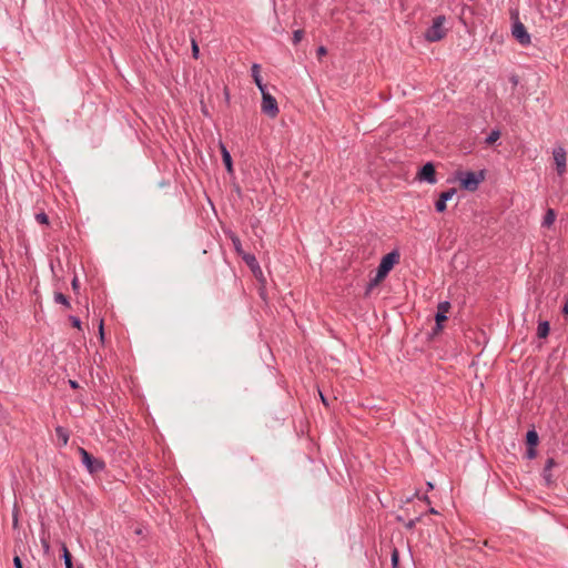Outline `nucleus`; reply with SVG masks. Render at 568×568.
<instances>
[{
    "label": "nucleus",
    "mask_w": 568,
    "mask_h": 568,
    "mask_svg": "<svg viewBox=\"0 0 568 568\" xmlns=\"http://www.w3.org/2000/svg\"><path fill=\"white\" fill-rule=\"evenodd\" d=\"M199 53H200L199 45H197L195 40H192V55H193V58L197 59L199 58Z\"/></svg>",
    "instance_id": "c85d7f7f"
},
{
    "label": "nucleus",
    "mask_w": 568,
    "mask_h": 568,
    "mask_svg": "<svg viewBox=\"0 0 568 568\" xmlns=\"http://www.w3.org/2000/svg\"><path fill=\"white\" fill-rule=\"evenodd\" d=\"M561 312L564 315H568V300L565 302Z\"/></svg>",
    "instance_id": "f704fd0d"
},
{
    "label": "nucleus",
    "mask_w": 568,
    "mask_h": 568,
    "mask_svg": "<svg viewBox=\"0 0 568 568\" xmlns=\"http://www.w3.org/2000/svg\"><path fill=\"white\" fill-rule=\"evenodd\" d=\"M79 454L81 455L82 464L87 467L90 474H97L104 469L105 463L102 459L95 458L84 448H79Z\"/></svg>",
    "instance_id": "7ed1b4c3"
},
{
    "label": "nucleus",
    "mask_w": 568,
    "mask_h": 568,
    "mask_svg": "<svg viewBox=\"0 0 568 568\" xmlns=\"http://www.w3.org/2000/svg\"><path fill=\"white\" fill-rule=\"evenodd\" d=\"M450 303L448 301L440 302L437 306V312L435 314L436 327L435 333L442 331L443 323L447 320V313L450 310Z\"/></svg>",
    "instance_id": "6e6552de"
},
{
    "label": "nucleus",
    "mask_w": 568,
    "mask_h": 568,
    "mask_svg": "<svg viewBox=\"0 0 568 568\" xmlns=\"http://www.w3.org/2000/svg\"><path fill=\"white\" fill-rule=\"evenodd\" d=\"M99 335H100L101 342H103L104 341L103 320H101L100 324H99Z\"/></svg>",
    "instance_id": "72a5a7b5"
},
{
    "label": "nucleus",
    "mask_w": 568,
    "mask_h": 568,
    "mask_svg": "<svg viewBox=\"0 0 568 568\" xmlns=\"http://www.w3.org/2000/svg\"><path fill=\"white\" fill-rule=\"evenodd\" d=\"M456 179L460 182V187L475 192L478 190L479 184L486 179V171L479 170L477 172L473 171H457Z\"/></svg>",
    "instance_id": "f257e3e1"
},
{
    "label": "nucleus",
    "mask_w": 568,
    "mask_h": 568,
    "mask_svg": "<svg viewBox=\"0 0 568 568\" xmlns=\"http://www.w3.org/2000/svg\"><path fill=\"white\" fill-rule=\"evenodd\" d=\"M556 220V212L552 209H548L544 216L541 225L545 227H550Z\"/></svg>",
    "instance_id": "a211bd4d"
},
{
    "label": "nucleus",
    "mask_w": 568,
    "mask_h": 568,
    "mask_svg": "<svg viewBox=\"0 0 568 568\" xmlns=\"http://www.w3.org/2000/svg\"><path fill=\"white\" fill-rule=\"evenodd\" d=\"M248 459H250L251 462H254V457H253V456H248Z\"/></svg>",
    "instance_id": "79ce46f5"
},
{
    "label": "nucleus",
    "mask_w": 568,
    "mask_h": 568,
    "mask_svg": "<svg viewBox=\"0 0 568 568\" xmlns=\"http://www.w3.org/2000/svg\"><path fill=\"white\" fill-rule=\"evenodd\" d=\"M260 92L262 94V112L268 118L274 119L280 111L276 99L267 91V89Z\"/></svg>",
    "instance_id": "20e7f679"
},
{
    "label": "nucleus",
    "mask_w": 568,
    "mask_h": 568,
    "mask_svg": "<svg viewBox=\"0 0 568 568\" xmlns=\"http://www.w3.org/2000/svg\"><path fill=\"white\" fill-rule=\"evenodd\" d=\"M55 435L60 440V446H65L69 442V432L62 426L55 427Z\"/></svg>",
    "instance_id": "2eb2a0df"
},
{
    "label": "nucleus",
    "mask_w": 568,
    "mask_h": 568,
    "mask_svg": "<svg viewBox=\"0 0 568 568\" xmlns=\"http://www.w3.org/2000/svg\"><path fill=\"white\" fill-rule=\"evenodd\" d=\"M398 521H403V518L400 516H397L396 518Z\"/></svg>",
    "instance_id": "a19ab883"
},
{
    "label": "nucleus",
    "mask_w": 568,
    "mask_h": 568,
    "mask_svg": "<svg viewBox=\"0 0 568 568\" xmlns=\"http://www.w3.org/2000/svg\"><path fill=\"white\" fill-rule=\"evenodd\" d=\"M69 384H70V386H71L72 388H74V389L79 387V384H78V382H75V381L70 379V381H69Z\"/></svg>",
    "instance_id": "c9c22d12"
},
{
    "label": "nucleus",
    "mask_w": 568,
    "mask_h": 568,
    "mask_svg": "<svg viewBox=\"0 0 568 568\" xmlns=\"http://www.w3.org/2000/svg\"><path fill=\"white\" fill-rule=\"evenodd\" d=\"M417 179L419 181H425L429 184H435L437 182L435 165L432 162L425 163L419 169L417 173Z\"/></svg>",
    "instance_id": "0eeeda50"
},
{
    "label": "nucleus",
    "mask_w": 568,
    "mask_h": 568,
    "mask_svg": "<svg viewBox=\"0 0 568 568\" xmlns=\"http://www.w3.org/2000/svg\"><path fill=\"white\" fill-rule=\"evenodd\" d=\"M526 456L528 459H534L537 456L536 447L527 446Z\"/></svg>",
    "instance_id": "cd10ccee"
},
{
    "label": "nucleus",
    "mask_w": 568,
    "mask_h": 568,
    "mask_svg": "<svg viewBox=\"0 0 568 568\" xmlns=\"http://www.w3.org/2000/svg\"><path fill=\"white\" fill-rule=\"evenodd\" d=\"M36 220L40 224H45V225L49 224V217H48V215L44 212L37 213L36 214Z\"/></svg>",
    "instance_id": "b1692460"
},
{
    "label": "nucleus",
    "mask_w": 568,
    "mask_h": 568,
    "mask_svg": "<svg viewBox=\"0 0 568 568\" xmlns=\"http://www.w3.org/2000/svg\"><path fill=\"white\" fill-rule=\"evenodd\" d=\"M260 64L257 63H254L252 65V78L256 84V87L258 88L260 91H263L264 89H266V84L263 83L262 81V77L260 74Z\"/></svg>",
    "instance_id": "f8f14e48"
},
{
    "label": "nucleus",
    "mask_w": 568,
    "mask_h": 568,
    "mask_svg": "<svg viewBox=\"0 0 568 568\" xmlns=\"http://www.w3.org/2000/svg\"><path fill=\"white\" fill-rule=\"evenodd\" d=\"M550 326L547 321L540 322L537 327V336L539 338H546L549 334Z\"/></svg>",
    "instance_id": "6ab92c4d"
},
{
    "label": "nucleus",
    "mask_w": 568,
    "mask_h": 568,
    "mask_svg": "<svg viewBox=\"0 0 568 568\" xmlns=\"http://www.w3.org/2000/svg\"><path fill=\"white\" fill-rule=\"evenodd\" d=\"M321 397H322V400L325 405H327V402H326V398L323 396V394H321Z\"/></svg>",
    "instance_id": "4c0bfd02"
},
{
    "label": "nucleus",
    "mask_w": 568,
    "mask_h": 568,
    "mask_svg": "<svg viewBox=\"0 0 568 568\" xmlns=\"http://www.w3.org/2000/svg\"><path fill=\"white\" fill-rule=\"evenodd\" d=\"M243 260L251 267V270L253 271V273L255 275L257 274V272L260 274H262V271L260 268L257 260H256V257L254 255H252V254H243Z\"/></svg>",
    "instance_id": "4468645a"
},
{
    "label": "nucleus",
    "mask_w": 568,
    "mask_h": 568,
    "mask_svg": "<svg viewBox=\"0 0 568 568\" xmlns=\"http://www.w3.org/2000/svg\"><path fill=\"white\" fill-rule=\"evenodd\" d=\"M231 240H232V243L234 245L235 251L241 254L242 253V245H241L240 239L236 235H232Z\"/></svg>",
    "instance_id": "a878e982"
},
{
    "label": "nucleus",
    "mask_w": 568,
    "mask_h": 568,
    "mask_svg": "<svg viewBox=\"0 0 568 568\" xmlns=\"http://www.w3.org/2000/svg\"><path fill=\"white\" fill-rule=\"evenodd\" d=\"M222 151V160L229 172H232V158L230 152L226 150L224 145L221 146Z\"/></svg>",
    "instance_id": "aec40b11"
},
{
    "label": "nucleus",
    "mask_w": 568,
    "mask_h": 568,
    "mask_svg": "<svg viewBox=\"0 0 568 568\" xmlns=\"http://www.w3.org/2000/svg\"><path fill=\"white\" fill-rule=\"evenodd\" d=\"M427 486H428V489H433L434 488L432 483H427Z\"/></svg>",
    "instance_id": "58836bf2"
},
{
    "label": "nucleus",
    "mask_w": 568,
    "mask_h": 568,
    "mask_svg": "<svg viewBox=\"0 0 568 568\" xmlns=\"http://www.w3.org/2000/svg\"><path fill=\"white\" fill-rule=\"evenodd\" d=\"M61 551L65 568H73L72 555L64 542L61 544Z\"/></svg>",
    "instance_id": "dca6fc26"
},
{
    "label": "nucleus",
    "mask_w": 568,
    "mask_h": 568,
    "mask_svg": "<svg viewBox=\"0 0 568 568\" xmlns=\"http://www.w3.org/2000/svg\"><path fill=\"white\" fill-rule=\"evenodd\" d=\"M554 466H556L555 459L552 457L548 458L545 464L544 470H542V477H544L547 486H550L554 483L552 475H551V468Z\"/></svg>",
    "instance_id": "9b49d317"
},
{
    "label": "nucleus",
    "mask_w": 568,
    "mask_h": 568,
    "mask_svg": "<svg viewBox=\"0 0 568 568\" xmlns=\"http://www.w3.org/2000/svg\"><path fill=\"white\" fill-rule=\"evenodd\" d=\"M386 277V275H381V273L377 271L376 275L369 280V282L366 285L365 290V296H368L371 292L378 286V284Z\"/></svg>",
    "instance_id": "ddd939ff"
},
{
    "label": "nucleus",
    "mask_w": 568,
    "mask_h": 568,
    "mask_svg": "<svg viewBox=\"0 0 568 568\" xmlns=\"http://www.w3.org/2000/svg\"><path fill=\"white\" fill-rule=\"evenodd\" d=\"M511 33L514 38L523 45L530 43V34L527 32L526 27L516 18L513 24Z\"/></svg>",
    "instance_id": "423d86ee"
},
{
    "label": "nucleus",
    "mask_w": 568,
    "mask_h": 568,
    "mask_svg": "<svg viewBox=\"0 0 568 568\" xmlns=\"http://www.w3.org/2000/svg\"><path fill=\"white\" fill-rule=\"evenodd\" d=\"M54 302L55 303H60L67 307H70V302L68 300V297L63 294V293H60V292H55L54 293Z\"/></svg>",
    "instance_id": "412c9836"
},
{
    "label": "nucleus",
    "mask_w": 568,
    "mask_h": 568,
    "mask_svg": "<svg viewBox=\"0 0 568 568\" xmlns=\"http://www.w3.org/2000/svg\"><path fill=\"white\" fill-rule=\"evenodd\" d=\"M77 568H84L82 565H79Z\"/></svg>",
    "instance_id": "37998d69"
},
{
    "label": "nucleus",
    "mask_w": 568,
    "mask_h": 568,
    "mask_svg": "<svg viewBox=\"0 0 568 568\" xmlns=\"http://www.w3.org/2000/svg\"><path fill=\"white\" fill-rule=\"evenodd\" d=\"M400 255L397 250H394L386 255H384L381 260V263L377 267V271L381 275H386L392 271V268L399 262Z\"/></svg>",
    "instance_id": "39448f33"
},
{
    "label": "nucleus",
    "mask_w": 568,
    "mask_h": 568,
    "mask_svg": "<svg viewBox=\"0 0 568 568\" xmlns=\"http://www.w3.org/2000/svg\"><path fill=\"white\" fill-rule=\"evenodd\" d=\"M429 513H430V514H437V511H436L434 508H430V509H429Z\"/></svg>",
    "instance_id": "ea45409f"
},
{
    "label": "nucleus",
    "mask_w": 568,
    "mask_h": 568,
    "mask_svg": "<svg viewBox=\"0 0 568 568\" xmlns=\"http://www.w3.org/2000/svg\"><path fill=\"white\" fill-rule=\"evenodd\" d=\"M422 499H423L424 501H426L427 504H429V503H430V500H429V498H428V496H427V495H424V496L422 497Z\"/></svg>",
    "instance_id": "e433bc0d"
},
{
    "label": "nucleus",
    "mask_w": 568,
    "mask_h": 568,
    "mask_svg": "<svg viewBox=\"0 0 568 568\" xmlns=\"http://www.w3.org/2000/svg\"><path fill=\"white\" fill-rule=\"evenodd\" d=\"M69 318H70L73 327L81 328V321L79 317L70 316Z\"/></svg>",
    "instance_id": "c756f323"
},
{
    "label": "nucleus",
    "mask_w": 568,
    "mask_h": 568,
    "mask_svg": "<svg viewBox=\"0 0 568 568\" xmlns=\"http://www.w3.org/2000/svg\"><path fill=\"white\" fill-rule=\"evenodd\" d=\"M303 37H304V31L303 30H301V29L300 30H295L293 32V39H292L293 43L294 44L300 43L302 41Z\"/></svg>",
    "instance_id": "393cba45"
},
{
    "label": "nucleus",
    "mask_w": 568,
    "mask_h": 568,
    "mask_svg": "<svg viewBox=\"0 0 568 568\" xmlns=\"http://www.w3.org/2000/svg\"><path fill=\"white\" fill-rule=\"evenodd\" d=\"M500 138V132L498 130H493L486 138V143L488 145L494 144Z\"/></svg>",
    "instance_id": "4be33fe9"
},
{
    "label": "nucleus",
    "mask_w": 568,
    "mask_h": 568,
    "mask_svg": "<svg viewBox=\"0 0 568 568\" xmlns=\"http://www.w3.org/2000/svg\"><path fill=\"white\" fill-rule=\"evenodd\" d=\"M13 566L14 568H23L22 560L19 556L13 557Z\"/></svg>",
    "instance_id": "7c9ffc66"
},
{
    "label": "nucleus",
    "mask_w": 568,
    "mask_h": 568,
    "mask_svg": "<svg viewBox=\"0 0 568 568\" xmlns=\"http://www.w3.org/2000/svg\"><path fill=\"white\" fill-rule=\"evenodd\" d=\"M456 194V189L452 187L440 193L438 200L435 202V209L438 213H443L446 210L447 201L452 200Z\"/></svg>",
    "instance_id": "9d476101"
},
{
    "label": "nucleus",
    "mask_w": 568,
    "mask_h": 568,
    "mask_svg": "<svg viewBox=\"0 0 568 568\" xmlns=\"http://www.w3.org/2000/svg\"><path fill=\"white\" fill-rule=\"evenodd\" d=\"M420 518L422 517L418 516L414 519L408 520L407 523H405V528L408 530L413 529L416 526V524L420 520Z\"/></svg>",
    "instance_id": "bb28decb"
},
{
    "label": "nucleus",
    "mask_w": 568,
    "mask_h": 568,
    "mask_svg": "<svg viewBox=\"0 0 568 568\" xmlns=\"http://www.w3.org/2000/svg\"><path fill=\"white\" fill-rule=\"evenodd\" d=\"M539 437L535 429H530L526 434V445L530 447H536L538 445Z\"/></svg>",
    "instance_id": "f3484780"
},
{
    "label": "nucleus",
    "mask_w": 568,
    "mask_h": 568,
    "mask_svg": "<svg viewBox=\"0 0 568 568\" xmlns=\"http://www.w3.org/2000/svg\"><path fill=\"white\" fill-rule=\"evenodd\" d=\"M554 160L556 163V170L558 175H562L566 172V151L564 148L559 146L554 149L552 152Z\"/></svg>",
    "instance_id": "1a4fd4ad"
},
{
    "label": "nucleus",
    "mask_w": 568,
    "mask_h": 568,
    "mask_svg": "<svg viewBox=\"0 0 568 568\" xmlns=\"http://www.w3.org/2000/svg\"><path fill=\"white\" fill-rule=\"evenodd\" d=\"M446 18L444 16H437L434 18L432 26L425 31L424 37L429 42H436L442 40L447 32L444 27Z\"/></svg>",
    "instance_id": "f03ea898"
},
{
    "label": "nucleus",
    "mask_w": 568,
    "mask_h": 568,
    "mask_svg": "<svg viewBox=\"0 0 568 568\" xmlns=\"http://www.w3.org/2000/svg\"><path fill=\"white\" fill-rule=\"evenodd\" d=\"M71 286H72V290H73L74 292H77V293L79 292L80 283H79L78 277H74V278L72 280Z\"/></svg>",
    "instance_id": "2f4dec72"
},
{
    "label": "nucleus",
    "mask_w": 568,
    "mask_h": 568,
    "mask_svg": "<svg viewBox=\"0 0 568 568\" xmlns=\"http://www.w3.org/2000/svg\"><path fill=\"white\" fill-rule=\"evenodd\" d=\"M317 55L321 58V57H324L327 54V49L323 45L318 47L317 48V51H316Z\"/></svg>",
    "instance_id": "473e14b6"
},
{
    "label": "nucleus",
    "mask_w": 568,
    "mask_h": 568,
    "mask_svg": "<svg viewBox=\"0 0 568 568\" xmlns=\"http://www.w3.org/2000/svg\"><path fill=\"white\" fill-rule=\"evenodd\" d=\"M390 560H392L393 568H398L399 552H398V550L396 548H394L393 551H392Z\"/></svg>",
    "instance_id": "5701e85b"
}]
</instances>
